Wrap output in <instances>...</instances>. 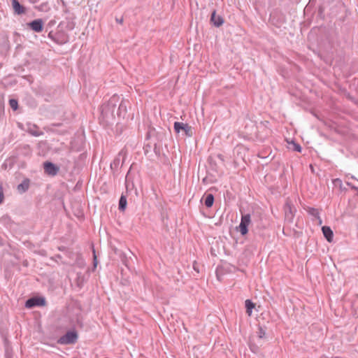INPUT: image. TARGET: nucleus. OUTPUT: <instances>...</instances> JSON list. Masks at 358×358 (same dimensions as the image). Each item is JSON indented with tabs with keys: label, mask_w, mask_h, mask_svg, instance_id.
Here are the masks:
<instances>
[{
	"label": "nucleus",
	"mask_w": 358,
	"mask_h": 358,
	"mask_svg": "<svg viewBox=\"0 0 358 358\" xmlns=\"http://www.w3.org/2000/svg\"><path fill=\"white\" fill-rule=\"evenodd\" d=\"M78 335L75 331H69L62 336L58 342L60 344H71L76 341Z\"/></svg>",
	"instance_id": "f257e3e1"
},
{
	"label": "nucleus",
	"mask_w": 358,
	"mask_h": 358,
	"mask_svg": "<svg viewBox=\"0 0 358 358\" xmlns=\"http://www.w3.org/2000/svg\"><path fill=\"white\" fill-rule=\"evenodd\" d=\"M43 169L45 173L51 176H56L59 171V166L55 165L54 164L50 162H44Z\"/></svg>",
	"instance_id": "f03ea898"
},
{
	"label": "nucleus",
	"mask_w": 358,
	"mask_h": 358,
	"mask_svg": "<svg viewBox=\"0 0 358 358\" xmlns=\"http://www.w3.org/2000/svg\"><path fill=\"white\" fill-rule=\"evenodd\" d=\"M250 224V215L248 214L243 215L239 224V231L242 235H245L248 233V227Z\"/></svg>",
	"instance_id": "7ed1b4c3"
},
{
	"label": "nucleus",
	"mask_w": 358,
	"mask_h": 358,
	"mask_svg": "<svg viewBox=\"0 0 358 358\" xmlns=\"http://www.w3.org/2000/svg\"><path fill=\"white\" fill-rule=\"evenodd\" d=\"M285 219L289 222H292L296 212L295 208L292 206V203L287 201L284 208Z\"/></svg>",
	"instance_id": "20e7f679"
},
{
	"label": "nucleus",
	"mask_w": 358,
	"mask_h": 358,
	"mask_svg": "<svg viewBox=\"0 0 358 358\" xmlns=\"http://www.w3.org/2000/svg\"><path fill=\"white\" fill-rule=\"evenodd\" d=\"M174 129L176 133H185V134H188L189 133H192V127L189 126L187 124H185L182 122H176L174 124Z\"/></svg>",
	"instance_id": "39448f33"
},
{
	"label": "nucleus",
	"mask_w": 358,
	"mask_h": 358,
	"mask_svg": "<svg viewBox=\"0 0 358 358\" xmlns=\"http://www.w3.org/2000/svg\"><path fill=\"white\" fill-rule=\"evenodd\" d=\"M45 300L43 298L40 297H35L29 299L27 301L25 306L27 308H32L34 306H45Z\"/></svg>",
	"instance_id": "423d86ee"
},
{
	"label": "nucleus",
	"mask_w": 358,
	"mask_h": 358,
	"mask_svg": "<svg viewBox=\"0 0 358 358\" xmlns=\"http://www.w3.org/2000/svg\"><path fill=\"white\" fill-rule=\"evenodd\" d=\"M29 27L36 32H41L43 29V22L41 19L35 20L29 23Z\"/></svg>",
	"instance_id": "0eeeda50"
},
{
	"label": "nucleus",
	"mask_w": 358,
	"mask_h": 358,
	"mask_svg": "<svg viewBox=\"0 0 358 358\" xmlns=\"http://www.w3.org/2000/svg\"><path fill=\"white\" fill-rule=\"evenodd\" d=\"M12 7L15 14L22 15L25 13V8L17 0H11Z\"/></svg>",
	"instance_id": "6e6552de"
},
{
	"label": "nucleus",
	"mask_w": 358,
	"mask_h": 358,
	"mask_svg": "<svg viewBox=\"0 0 358 358\" xmlns=\"http://www.w3.org/2000/svg\"><path fill=\"white\" fill-rule=\"evenodd\" d=\"M286 141L287 143V148L289 150L292 151H297L299 152L301 151V145L298 144L295 141L287 138Z\"/></svg>",
	"instance_id": "1a4fd4ad"
},
{
	"label": "nucleus",
	"mask_w": 358,
	"mask_h": 358,
	"mask_svg": "<svg viewBox=\"0 0 358 358\" xmlns=\"http://www.w3.org/2000/svg\"><path fill=\"white\" fill-rule=\"evenodd\" d=\"M210 21L213 23V24L215 27H220L224 22L223 18L220 15H217L215 11L213 12L210 17Z\"/></svg>",
	"instance_id": "9d476101"
},
{
	"label": "nucleus",
	"mask_w": 358,
	"mask_h": 358,
	"mask_svg": "<svg viewBox=\"0 0 358 358\" xmlns=\"http://www.w3.org/2000/svg\"><path fill=\"white\" fill-rule=\"evenodd\" d=\"M17 125L20 128H21L22 130L27 131L29 133V134L34 135V134H38L35 130L36 126L34 124H31L29 123H27L26 124L27 129L24 128V125L22 123H17ZM39 134H43L42 133H40Z\"/></svg>",
	"instance_id": "9b49d317"
},
{
	"label": "nucleus",
	"mask_w": 358,
	"mask_h": 358,
	"mask_svg": "<svg viewBox=\"0 0 358 358\" xmlns=\"http://www.w3.org/2000/svg\"><path fill=\"white\" fill-rule=\"evenodd\" d=\"M322 233L324 237L329 242H331L334 236V234L330 227L324 226L322 228Z\"/></svg>",
	"instance_id": "f8f14e48"
},
{
	"label": "nucleus",
	"mask_w": 358,
	"mask_h": 358,
	"mask_svg": "<svg viewBox=\"0 0 358 358\" xmlns=\"http://www.w3.org/2000/svg\"><path fill=\"white\" fill-rule=\"evenodd\" d=\"M127 198L124 195H122L119 201V209L124 211L127 207Z\"/></svg>",
	"instance_id": "ddd939ff"
},
{
	"label": "nucleus",
	"mask_w": 358,
	"mask_h": 358,
	"mask_svg": "<svg viewBox=\"0 0 358 358\" xmlns=\"http://www.w3.org/2000/svg\"><path fill=\"white\" fill-rule=\"evenodd\" d=\"M246 312L249 316L252 315V310L255 308V304L250 300L245 301Z\"/></svg>",
	"instance_id": "4468645a"
},
{
	"label": "nucleus",
	"mask_w": 358,
	"mask_h": 358,
	"mask_svg": "<svg viewBox=\"0 0 358 358\" xmlns=\"http://www.w3.org/2000/svg\"><path fill=\"white\" fill-rule=\"evenodd\" d=\"M29 181L28 180H24L23 182H22L21 184L18 185L17 186V189L19 192H25L27 189H28L29 188Z\"/></svg>",
	"instance_id": "2eb2a0df"
},
{
	"label": "nucleus",
	"mask_w": 358,
	"mask_h": 358,
	"mask_svg": "<svg viewBox=\"0 0 358 358\" xmlns=\"http://www.w3.org/2000/svg\"><path fill=\"white\" fill-rule=\"evenodd\" d=\"M214 202V197L213 194H208L205 199V205L206 207L210 208L213 206Z\"/></svg>",
	"instance_id": "dca6fc26"
},
{
	"label": "nucleus",
	"mask_w": 358,
	"mask_h": 358,
	"mask_svg": "<svg viewBox=\"0 0 358 358\" xmlns=\"http://www.w3.org/2000/svg\"><path fill=\"white\" fill-rule=\"evenodd\" d=\"M9 105L13 110H16L18 107V102L16 99H11L9 100Z\"/></svg>",
	"instance_id": "f3484780"
},
{
	"label": "nucleus",
	"mask_w": 358,
	"mask_h": 358,
	"mask_svg": "<svg viewBox=\"0 0 358 358\" xmlns=\"http://www.w3.org/2000/svg\"><path fill=\"white\" fill-rule=\"evenodd\" d=\"M59 124H52V125H50V126H48L45 128V131L47 132V133H49V132H52V133H55V132H57V129H56V127H58Z\"/></svg>",
	"instance_id": "a211bd4d"
},
{
	"label": "nucleus",
	"mask_w": 358,
	"mask_h": 358,
	"mask_svg": "<svg viewBox=\"0 0 358 358\" xmlns=\"http://www.w3.org/2000/svg\"><path fill=\"white\" fill-rule=\"evenodd\" d=\"M257 334L259 338H262L265 336L266 332L262 327H259L258 329Z\"/></svg>",
	"instance_id": "6ab92c4d"
},
{
	"label": "nucleus",
	"mask_w": 358,
	"mask_h": 358,
	"mask_svg": "<svg viewBox=\"0 0 358 358\" xmlns=\"http://www.w3.org/2000/svg\"><path fill=\"white\" fill-rule=\"evenodd\" d=\"M37 9L40 11H47V4L45 3H42L41 5H39L38 6H37Z\"/></svg>",
	"instance_id": "aec40b11"
},
{
	"label": "nucleus",
	"mask_w": 358,
	"mask_h": 358,
	"mask_svg": "<svg viewBox=\"0 0 358 358\" xmlns=\"http://www.w3.org/2000/svg\"><path fill=\"white\" fill-rule=\"evenodd\" d=\"M4 199L3 186L0 185V204L3 202Z\"/></svg>",
	"instance_id": "412c9836"
},
{
	"label": "nucleus",
	"mask_w": 358,
	"mask_h": 358,
	"mask_svg": "<svg viewBox=\"0 0 358 358\" xmlns=\"http://www.w3.org/2000/svg\"><path fill=\"white\" fill-rule=\"evenodd\" d=\"M309 212L313 215H315V216H318L319 215V212L317 209H315V208H311Z\"/></svg>",
	"instance_id": "4be33fe9"
},
{
	"label": "nucleus",
	"mask_w": 358,
	"mask_h": 358,
	"mask_svg": "<svg viewBox=\"0 0 358 358\" xmlns=\"http://www.w3.org/2000/svg\"><path fill=\"white\" fill-rule=\"evenodd\" d=\"M94 255V267L96 268L98 264L97 259H96V255L95 254V252L93 251Z\"/></svg>",
	"instance_id": "5701e85b"
},
{
	"label": "nucleus",
	"mask_w": 358,
	"mask_h": 358,
	"mask_svg": "<svg viewBox=\"0 0 358 358\" xmlns=\"http://www.w3.org/2000/svg\"><path fill=\"white\" fill-rule=\"evenodd\" d=\"M341 182V180L340 179H338V178H336V179L334 180V182Z\"/></svg>",
	"instance_id": "b1692460"
},
{
	"label": "nucleus",
	"mask_w": 358,
	"mask_h": 358,
	"mask_svg": "<svg viewBox=\"0 0 358 358\" xmlns=\"http://www.w3.org/2000/svg\"><path fill=\"white\" fill-rule=\"evenodd\" d=\"M310 169H311V171H313V167L312 165L310 166Z\"/></svg>",
	"instance_id": "393cba45"
},
{
	"label": "nucleus",
	"mask_w": 358,
	"mask_h": 358,
	"mask_svg": "<svg viewBox=\"0 0 358 358\" xmlns=\"http://www.w3.org/2000/svg\"><path fill=\"white\" fill-rule=\"evenodd\" d=\"M335 358H338V357H335Z\"/></svg>",
	"instance_id": "a878e982"
}]
</instances>
